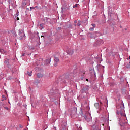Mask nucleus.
Instances as JSON below:
<instances>
[{
  "label": "nucleus",
  "instance_id": "6",
  "mask_svg": "<svg viewBox=\"0 0 130 130\" xmlns=\"http://www.w3.org/2000/svg\"><path fill=\"white\" fill-rule=\"evenodd\" d=\"M37 76L38 77V78H40L43 77V75H42V74L41 73H38L37 74Z\"/></svg>",
  "mask_w": 130,
  "mask_h": 130
},
{
  "label": "nucleus",
  "instance_id": "17",
  "mask_svg": "<svg viewBox=\"0 0 130 130\" xmlns=\"http://www.w3.org/2000/svg\"><path fill=\"white\" fill-rule=\"evenodd\" d=\"M91 25H92V26H93V28H94L96 26L95 24H92Z\"/></svg>",
  "mask_w": 130,
  "mask_h": 130
},
{
  "label": "nucleus",
  "instance_id": "19",
  "mask_svg": "<svg viewBox=\"0 0 130 130\" xmlns=\"http://www.w3.org/2000/svg\"><path fill=\"white\" fill-rule=\"evenodd\" d=\"M77 23H78V21H74V23H75V24H77Z\"/></svg>",
  "mask_w": 130,
  "mask_h": 130
},
{
  "label": "nucleus",
  "instance_id": "34",
  "mask_svg": "<svg viewBox=\"0 0 130 130\" xmlns=\"http://www.w3.org/2000/svg\"><path fill=\"white\" fill-rule=\"evenodd\" d=\"M129 59H130V57H129Z\"/></svg>",
  "mask_w": 130,
  "mask_h": 130
},
{
  "label": "nucleus",
  "instance_id": "20",
  "mask_svg": "<svg viewBox=\"0 0 130 130\" xmlns=\"http://www.w3.org/2000/svg\"><path fill=\"white\" fill-rule=\"evenodd\" d=\"M24 56H25V53H22V57H23Z\"/></svg>",
  "mask_w": 130,
  "mask_h": 130
},
{
  "label": "nucleus",
  "instance_id": "23",
  "mask_svg": "<svg viewBox=\"0 0 130 130\" xmlns=\"http://www.w3.org/2000/svg\"><path fill=\"white\" fill-rule=\"evenodd\" d=\"M19 127H20L21 128H23V126H21V125H19Z\"/></svg>",
  "mask_w": 130,
  "mask_h": 130
},
{
  "label": "nucleus",
  "instance_id": "31",
  "mask_svg": "<svg viewBox=\"0 0 130 130\" xmlns=\"http://www.w3.org/2000/svg\"><path fill=\"white\" fill-rule=\"evenodd\" d=\"M84 74H85V73H83V75H84Z\"/></svg>",
  "mask_w": 130,
  "mask_h": 130
},
{
  "label": "nucleus",
  "instance_id": "16",
  "mask_svg": "<svg viewBox=\"0 0 130 130\" xmlns=\"http://www.w3.org/2000/svg\"><path fill=\"white\" fill-rule=\"evenodd\" d=\"M2 99H4L5 100H7V98H6V97H5V95H2Z\"/></svg>",
  "mask_w": 130,
  "mask_h": 130
},
{
  "label": "nucleus",
  "instance_id": "4",
  "mask_svg": "<svg viewBox=\"0 0 130 130\" xmlns=\"http://www.w3.org/2000/svg\"><path fill=\"white\" fill-rule=\"evenodd\" d=\"M55 64H54V66H55V67H56L57 66H58V62L59 61V59H58V58L55 57Z\"/></svg>",
  "mask_w": 130,
  "mask_h": 130
},
{
  "label": "nucleus",
  "instance_id": "21",
  "mask_svg": "<svg viewBox=\"0 0 130 130\" xmlns=\"http://www.w3.org/2000/svg\"><path fill=\"white\" fill-rule=\"evenodd\" d=\"M16 20H17V21H18V20H20V18H18V17H17V18H16Z\"/></svg>",
  "mask_w": 130,
  "mask_h": 130
},
{
  "label": "nucleus",
  "instance_id": "14",
  "mask_svg": "<svg viewBox=\"0 0 130 130\" xmlns=\"http://www.w3.org/2000/svg\"><path fill=\"white\" fill-rule=\"evenodd\" d=\"M31 74H32V72L31 71H30V72H27V75L29 77H31V76H32Z\"/></svg>",
  "mask_w": 130,
  "mask_h": 130
},
{
  "label": "nucleus",
  "instance_id": "15",
  "mask_svg": "<svg viewBox=\"0 0 130 130\" xmlns=\"http://www.w3.org/2000/svg\"><path fill=\"white\" fill-rule=\"evenodd\" d=\"M77 6H78V4H76L75 5L73 6V8H77Z\"/></svg>",
  "mask_w": 130,
  "mask_h": 130
},
{
  "label": "nucleus",
  "instance_id": "3",
  "mask_svg": "<svg viewBox=\"0 0 130 130\" xmlns=\"http://www.w3.org/2000/svg\"><path fill=\"white\" fill-rule=\"evenodd\" d=\"M89 90V86L83 87V89L81 90V93H86Z\"/></svg>",
  "mask_w": 130,
  "mask_h": 130
},
{
  "label": "nucleus",
  "instance_id": "2",
  "mask_svg": "<svg viewBox=\"0 0 130 130\" xmlns=\"http://www.w3.org/2000/svg\"><path fill=\"white\" fill-rule=\"evenodd\" d=\"M121 111L119 112H117V114H118L119 116H121L122 117H123L124 118H126V116H125V114L124 113V107H122V108L121 109Z\"/></svg>",
  "mask_w": 130,
  "mask_h": 130
},
{
  "label": "nucleus",
  "instance_id": "5",
  "mask_svg": "<svg viewBox=\"0 0 130 130\" xmlns=\"http://www.w3.org/2000/svg\"><path fill=\"white\" fill-rule=\"evenodd\" d=\"M50 62H51L50 58L47 59L46 60H45V64L46 65L49 64L50 63Z\"/></svg>",
  "mask_w": 130,
  "mask_h": 130
},
{
  "label": "nucleus",
  "instance_id": "27",
  "mask_svg": "<svg viewBox=\"0 0 130 130\" xmlns=\"http://www.w3.org/2000/svg\"><path fill=\"white\" fill-rule=\"evenodd\" d=\"M19 15V14L18 13H16V16Z\"/></svg>",
  "mask_w": 130,
  "mask_h": 130
},
{
  "label": "nucleus",
  "instance_id": "1",
  "mask_svg": "<svg viewBox=\"0 0 130 130\" xmlns=\"http://www.w3.org/2000/svg\"><path fill=\"white\" fill-rule=\"evenodd\" d=\"M18 35V38L19 40H22L25 37V34H24V32L23 31V30H19V34Z\"/></svg>",
  "mask_w": 130,
  "mask_h": 130
},
{
  "label": "nucleus",
  "instance_id": "13",
  "mask_svg": "<svg viewBox=\"0 0 130 130\" xmlns=\"http://www.w3.org/2000/svg\"><path fill=\"white\" fill-rule=\"evenodd\" d=\"M0 52L1 53V54H4L5 51L3 49H0Z\"/></svg>",
  "mask_w": 130,
  "mask_h": 130
},
{
  "label": "nucleus",
  "instance_id": "12",
  "mask_svg": "<svg viewBox=\"0 0 130 130\" xmlns=\"http://www.w3.org/2000/svg\"><path fill=\"white\" fill-rule=\"evenodd\" d=\"M44 23L40 24V27H41V30L43 29L44 28Z\"/></svg>",
  "mask_w": 130,
  "mask_h": 130
},
{
  "label": "nucleus",
  "instance_id": "29",
  "mask_svg": "<svg viewBox=\"0 0 130 130\" xmlns=\"http://www.w3.org/2000/svg\"><path fill=\"white\" fill-rule=\"evenodd\" d=\"M4 100H3H3H1L2 101H3Z\"/></svg>",
  "mask_w": 130,
  "mask_h": 130
},
{
  "label": "nucleus",
  "instance_id": "33",
  "mask_svg": "<svg viewBox=\"0 0 130 130\" xmlns=\"http://www.w3.org/2000/svg\"><path fill=\"white\" fill-rule=\"evenodd\" d=\"M129 64H130V61H129Z\"/></svg>",
  "mask_w": 130,
  "mask_h": 130
},
{
  "label": "nucleus",
  "instance_id": "8",
  "mask_svg": "<svg viewBox=\"0 0 130 130\" xmlns=\"http://www.w3.org/2000/svg\"><path fill=\"white\" fill-rule=\"evenodd\" d=\"M124 66H125V67H126L127 68H130V64L127 63V62H125L124 64Z\"/></svg>",
  "mask_w": 130,
  "mask_h": 130
},
{
  "label": "nucleus",
  "instance_id": "11",
  "mask_svg": "<svg viewBox=\"0 0 130 130\" xmlns=\"http://www.w3.org/2000/svg\"><path fill=\"white\" fill-rule=\"evenodd\" d=\"M81 21L80 20L78 21V22L77 23V24H75V26H80V25H81V23H80Z\"/></svg>",
  "mask_w": 130,
  "mask_h": 130
},
{
  "label": "nucleus",
  "instance_id": "32",
  "mask_svg": "<svg viewBox=\"0 0 130 130\" xmlns=\"http://www.w3.org/2000/svg\"><path fill=\"white\" fill-rule=\"evenodd\" d=\"M125 30H126L127 29H125Z\"/></svg>",
  "mask_w": 130,
  "mask_h": 130
},
{
  "label": "nucleus",
  "instance_id": "30",
  "mask_svg": "<svg viewBox=\"0 0 130 130\" xmlns=\"http://www.w3.org/2000/svg\"><path fill=\"white\" fill-rule=\"evenodd\" d=\"M102 125H103V126H104V124H102Z\"/></svg>",
  "mask_w": 130,
  "mask_h": 130
},
{
  "label": "nucleus",
  "instance_id": "9",
  "mask_svg": "<svg viewBox=\"0 0 130 130\" xmlns=\"http://www.w3.org/2000/svg\"><path fill=\"white\" fill-rule=\"evenodd\" d=\"M94 107L96 109H98L99 108V104L98 103H95L94 104Z\"/></svg>",
  "mask_w": 130,
  "mask_h": 130
},
{
  "label": "nucleus",
  "instance_id": "10",
  "mask_svg": "<svg viewBox=\"0 0 130 130\" xmlns=\"http://www.w3.org/2000/svg\"><path fill=\"white\" fill-rule=\"evenodd\" d=\"M84 118L85 119H86V121H87V122H89L91 120L90 118H87V116H84Z\"/></svg>",
  "mask_w": 130,
  "mask_h": 130
},
{
  "label": "nucleus",
  "instance_id": "22",
  "mask_svg": "<svg viewBox=\"0 0 130 130\" xmlns=\"http://www.w3.org/2000/svg\"><path fill=\"white\" fill-rule=\"evenodd\" d=\"M40 60H41V61H42L43 60V59L42 58H40Z\"/></svg>",
  "mask_w": 130,
  "mask_h": 130
},
{
  "label": "nucleus",
  "instance_id": "25",
  "mask_svg": "<svg viewBox=\"0 0 130 130\" xmlns=\"http://www.w3.org/2000/svg\"><path fill=\"white\" fill-rule=\"evenodd\" d=\"M86 81H87V82H88V79H86Z\"/></svg>",
  "mask_w": 130,
  "mask_h": 130
},
{
  "label": "nucleus",
  "instance_id": "28",
  "mask_svg": "<svg viewBox=\"0 0 130 130\" xmlns=\"http://www.w3.org/2000/svg\"><path fill=\"white\" fill-rule=\"evenodd\" d=\"M44 37V36H41V38Z\"/></svg>",
  "mask_w": 130,
  "mask_h": 130
},
{
  "label": "nucleus",
  "instance_id": "18",
  "mask_svg": "<svg viewBox=\"0 0 130 130\" xmlns=\"http://www.w3.org/2000/svg\"><path fill=\"white\" fill-rule=\"evenodd\" d=\"M90 31H94V27L90 28Z\"/></svg>",
  "mask_w": 130,
  "mask_h": 130
},
{
  "label": "nucleus",
  "instance_id": "24",
  "mask_svg": "<svg viewBox=\"0 0 130 130\" xmlns=\"http://www.w3.org/2000/svg\"><path fill=\"white\" fill-rule=\"evenodd\" d=\"M5 109H8V107H4Z\"/></svg>",
  "mask_w": 130,
  "mask_h": 130
},
{
  "label": "nucleus",
  "instance_id": "26",
  "mask_svg": "<svg viewBox=\"0 0 130 130\" xmlns=\"http://www.w3.org/2000/svg\"><path fill=\"white\" fill-rule=\"evenodd\" d=\"M32 9H34V8L30 7V10H31Z\"/></svg>",
  "mask_w": 130,
  "mask_h": 130
},
{
  "label": "nucleus",
  "instance_id": "7",
  "mask_svg": "<svg viewBox=\"0 0 130 130\" xmlns=\"http://www.w3.org/2000/svg\"><path fill=\"white\" fill-rule=\"evenodd\" d=\"M73 54H74V51H73L72 50H70V51H69L68 52V54L70 55H73Z\"/></svg>",
  "mask_w": 130,
  "mask_h": 130
}]
</instances>
